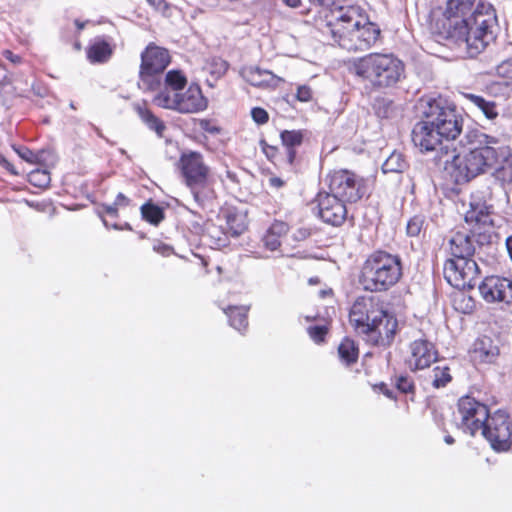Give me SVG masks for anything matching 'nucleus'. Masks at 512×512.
<instances>
[{
    "instance_id": "nucleus-13",
    "label": "nucleus",
    "mask_w": 512,
    "mask_h": 512,
    "mask_svg": "<svg viewBox=\"0 0 512 512\" xmlns=\"http://www.w3.org/2000/svg\"><path fill=\"white\" fill-rule=\"evenodd\" d=\"M331 194L347 203H355L367 192L365 180L349 170H338L328 176Z\"/></svg>"
},
{
    "instance_id": "nucleus-55",
    "label": "nucleus",
    "mask_w": 512,
    "mask_h": 512,
    "mask_svg": "<svg viewBox=\"0 0 512 512\" xmlns=\"http://www.w3.org/2000/svg\"><path fill=\"white\" fill-rule=\"evenodd\" d=\"M381 391L389 398H393L392 392L386 387V385H381Z\"/></svg>"
},
{
    "instance_id": "nucleus-27",
    "label": "nucleus",
    "mask_w": 512,
    "mask_h": 512,
    "mask_svg": "<svg viewBox=\"0 0 512 512\" xmlns=\"http://www.w3.org/2000/svg\"><path fill=\"white\" fill-rule=\"evenodd\" d=\"M338 354L340 360L348 366L357 361L358 348L353 340L345 338L338 347Z\"/></svg>"
},
{
    "instance_id": "nucleus-5",
    "label": "nucleus",
    "mask_w": 512,
    "mask_h": 512,
    "mask_svg": "<svg viewBox=\"0 0 512 512\" xmlns=\"http://www.w3.org/2000/svg\"><path fill=\"white\" fill-rule=\"evenodd\" d=\"M465 139L468 150L454 155L450 164L456 183L468 182L492 171L497 166L500 147L503 146L498 138L479 130L468 131Z\"/></svg>"
},
{
    "instance_id": "nucleus-37",
    "label": "nucleus",
    "mask_w": 512,
    "mask_h": 512,
    "mask_svg": "<svg viewBox=\"0 0 512 512\" xmlns=\"http://www.w3.org/2000/svg\"><path fill=\"white\" fill-rule=\"evenodd\" d=\"M14 150L21 159L25 160L28 163L34 164L38 163L40 160V155L27 147H14Z\"/></svg>"
},
{
    "instance_id": "nucleus-7",
    "label": "nucleus",
    "mask_w": 512,
    "mask_h": 512,
    "mask_svg": "<svg viewBox=\"0 0 512 512\" xmlns=\"http://www.w3.org/2000/svg\"><path fill=\"white\" fill-rule=\"evenodd\" d=\"M350 71L374 89L397 84L405 72L404 63L393 53H369L354 59Z\"/></svg>"
},
{
    "instance_id": "nucleus-24",
    "label": "nucleus",
    "mask_w": 512,
    "mask_h": 512,
    "mask_svg": "<svg viewBox=\"0 0 512 512\" xmlns=\"http://www.w3.org/2000/svg\"><path fill=\"white\" fill-rule=\"evenodd\" d=\"M280 137L283 146L286 148V161L292 166L296 157L295 148L302 144L303 133L296 130H285L281 132Z\"/></svg>"
},
{
    "instance_id": "nucleus-52",
    "label": "nucleus",
    "mask_w": 512,
    "mask_h": 512,
    "mask_svg": "<svg viewBox=\"0 0 512 512\" xmlns=\"http://www.w3.org/2000/svg\"><path fill=\"white\" fill-rule=\"evenodd\" d=\"M270 183L274 187H281L283 185V181L277 177L271 178Z\"/></svg>"
},
{
    "instance_id": "nucleus-28",
    "label": "nucleus",
    "mask_w": 512,
    "mask_h": 512,
    "mask_svg": "<svg viewBox=\"0 0 512 512\" xmlns=\"http://www.w3.org/2000/svg\"><path fill=\"white\" fill-rule=\"evenodd\" d=\"M111 54V49L106 42H97L91 45L87 51V57L92 63L105 62Z\"/></svg>"
},
{
    "instance_id": "nucleus-58",
    "label": "nucleus",
    "mask_w": 512,
    "mask_h": 512,
    "mask_svg": "<svg viewBox=\"0 0 512 512\" xmlns=\"http://www.w3.org/2000/svg\"><path fill=\"white\" fill-rule=\"evenodd\" d=\"M221 69L223 70V72H225V71H226V69H227V64H226L225 62H222V63H221Z\"/></svg>"
},
{
    "instance_id": "nucleus-10",
    "label": "nucleus",
    "mask_w": 512,
    "mask_h": 512,
    "mask_svg": "<svg viewBox=\"0 0 512 512\" xmlns=\"http://www.w3.org/2000/svg\"><path fill=\"white\" fill-rule=\"evenodd\" d=\"M169 51L154 43H149L141 53L139 68V89L145 92L157 91L161 88L163 74L170 63Z\"/></svg>"
},
{
    "instance_id": "nucleus-32",
    "label": "nucleus",
    "mask_w": 512,
    "mask_h": 512,
    "mask_svg": "<svg viewBox=\"0 0 512 512\" xmlns=\"http://www.w3.org/2000/svg\"><path fill=\"white\" fill-rule=\"evenodd\" d=\"M405 167L406 162L404 161L402 155L400 153H392L383 163L382 171L384 173L402 172Z\"/></svg>"
},
{
    "instance_id": "nucleus-54",
    "label": "nucleus",
    "mask_w": 512,
    "mask_h": 512,
    "mask_svg": "<svg viewBox=\"0 0 512 512\" xmlns=\"http://www.w3.org/2000/svg\"><path fill=\"white\" fill-rule=\"evenodd\" d=\"M26 204H27L29 207L34 208V209H36V210H38V211H41V210H42L41 204H39V203H35V202H33V201H28V200H26Z\"/></svg>"
},
{
    "instance_id": "nucleus-60",
    "label": "nucleus",
    "mask_w": 512,
    "mask_h": 512,
    "mask_svg": "<svg viewBox=\"0 0 512 512\" xmlns=\"http://www.w3.org/2000/svg\"><path fill=\"white\" fill-rule=\"evenodd\" d=\"M70 107H71L72 109H75V106H74L73 102L70 104Z\"/></svg>"
},
{
    "instance_id": "nucleus-17",
    "label": "nucleus",
    "mask_w": 512,
    "mask_h": 512,
    "mask_svg": "<svg viewBox=\"0 0 512 512\" xmlns=\"http://www.w3.org/2000/svg\"><path fill=\"white\" fill-rule=\"evenodd\" d=\"M480 295L488 303L512 302V280L500 276H488L478 286Z\"/></svg>"
},
{
    "instance_id": "nucleus-11",
    "label": "nucleus",
    "mask_w": 512,
    "mask_h": 512,
    "mask_svg": "<svg viewBox=\"0 0 512 512\" xmlns=\"http://www.w3.org/2000/svg\"><path fill=\"white\" fill-rule=\"evenodd\" d=\"M153 103L161 108L182 114L198 113L207 108L208 101L197 84H191L185 92L161 90L153 98Z\"/></svg>"
},
{
    "instance_id": "nucleus-33",
    "label": "nucleus",
    "mask_w": 512,
    "mask_h": 512,
    "mask_svg": "<svg viewBox=\"0 0 512 512\" xmlns=\"http://www.w3.org/2000/svg\"><path fill=\"white\" fill-rule=\"evenodd\" d=\"M226 223L228 233L233 237H238L246 230L242 216L228 214Z\"/></svg>"
},
{
    "instance_id": "nucleus-36",
    "label": "nucleus",
    "mask_w": 512,
    "mask_h": 512,
    "mask_svg": "<svg viewBox=\"0 0 512 512\" xmlns=\"http://www.w3.org/2000/svg\"><path fill=\"white\" fill-rule=\"evenodd\" d=\"M29 182L36 187H46L50 183V174L47 170L44 169H35L32 170L29 175Z\"/></svg>"
},
{
    "instance_id": "nucleus-59",
    "label": "nucleus",
    "mask_w": 512,
    "mask_h": 512,
    "mask_svg": "<svg viewBox=\"0 0 512 512\" xmlns=\"http://www.w3.org/2000/svg\"><path fill=\"white\" fill-rule=\"evenodd\" d=\"M316 282H317V279H314V278H310V279H309V283H311V284H312V283H316Z\"/></svg>"
},
{
    "instance_id": "nucleus-1",
    "label": "nucleus",
    "mask_w": 512,
    "mask_h": 512,
    "mask_svg": "<svg viewBox=\"0 0 512 512\" xmlns=\"http://www.w3.org/2000/svg\"><path fill=\"white\" fill-rule=\"evenodd\" d=\"M475 0H447L444 10L431 14V31L439 41H447L475 57L495 40L497 17L491 4Z\"/></svg>"
},
{
    "instance_id": "nucleus-31",
    "label": "nucleus",
    "mask_w": 512,
    "mask_h": 512,
    "mask_svg": "<svg viewBox=\"0 0 512 512\" xmlns=\"http://www.w3.org/2000/svg\"><path fill=\"white\" fill-rule=\"evenodd\" d=\"M374 110L379 118L388 119L395 114V105L393 101L386 98H378L374 103Z\"/></svg>"
},
{
    "instance_id": "nucleus-34",
    "label": "nucleus",
    "mask_w": 512,
    "mask_h": 512,
    "mask_svg": "<svg viewBox=\"0 0 512 512\" xmlns=\"http://www.w3.org/2000/svg\"><path fill=\"white\" fill-rule=\"evenodd\" d=\"M119 209L120 208L117 207L115 205V203H112V204H103V205H101V208H99L97 210V214L102 219L103 224L105 225L106 228H113L116 230L120 229V227L116 223L110 225L109 222L104 218V214H107L113 218L118 217Z\"/></svg>"
},
{
    "instance_id": "nucleus-57",
    "label": "nucleus",
    "mask_w": 512,
    "mask_h": 512,
    "mask_svg": "<svg viewBox=\"0 0 512 512\" xmlns=\"http://www.w3.org/2000/svg\"><path fill=\"white\" fill-rule=\"evenodd\" d=\"M75 24H76V26L78 27L79 30H82L84 28V26H85V23L84 22H80L79 20H76Z\"/></svg>"
},
{
    "instance_id": "nucleus-40",
    "label": "nucleus",
    "mask_w": 512,
    "mask_h": 512,
    "mask_svg": "<svg viewBox=\"0 0 512 512\" xmlns=\"http://www.w3.org/2000/svg\"><path fill=\"white\" fill-rule=\"evenodd\" d=\"M263 244L268 250L276 251L280 247L281 242L280 238L276 234L267 231L263 237Z\"/></svg>"
},
{
    "instance_id": "nucleus-47",
    "label": "nucleus",
    "mask_w": 512,
    "mask_h": 512,
    "mask_svg": "<svg viewBox=\"0 0 512 512\" xmlns=\"http://www.w3.org/2000/svg\"><path fill=\"white\" fill-rule=\"evenodd\" d=\"M2 55L5 59H7L8 61H10L13 64H20L22 62V58L19 55L14 54L10 50H4L2 52Z\"/></svg>"
},
{
    "instance_id": "nucleus-48",
    "label": "nucleus",
    "mask_w": 512,
    "mask_h": 512,
    "mask_svg": "<svg viewBox=\"0 0 512 512\" xmlns=\"http://www.w3.org/2000/svg\"><path fill=\"white\" fill-rule=\"evenodd\" d=\"M0 164L2 167H4L6 170H8L11 174L17 175L18 172L14 169V166L5 158L0 159Z\"/></svg>"
},
{
    "instance_id": "nucleus-20",
    "label": "nucleus",
    "mask_w": 512,
    "mask_h": 512,
    "mask_svg": "<svg viewBox=\"0 0 512 512\" xmlns=\"http://www.w3.org/2000/svg\"><path fill=\"white\" fill-rule=\"evenodd\" d=\"M241 75L249 84L259 88L276 87L277 82L281 80L272 72L255 66L243 68Z\"/></svg>"
},
{
    "instance_id": "nucleus-43",
    "label": "nucleus",
    "mask_w": 512,
    "mask_h": 512,
    "mask_svg": "<svg viewBox=\"0 0 512 512\" xmlns=\"http://www.w3.org/2000/svg\"><path fill=\"white\" fill-rule=\"evenodd\" d=\"M296 97L299 101L307 102L312 98V90L306 85L299 86L297 89Z\"/></svg>"
},
{
    "instance_id": "nucleus-41",
    "label": "nucleus",
    "mask_w": 512,
    "mask_h": 512,
    "mask_svg": "<svg viewBox=\"0 0 512 512\" xmlns=\"http://www.w3.org/2000/svg\"><path fill=\"white\" fill-rule=\"evenodd\" d=\"M251 117L258 125H263L269 120L268 112L261 107H254L251 110Z\"/></svg>"
},
{
    "instance_id": "nucleus-4",
    "label": "nucleus",
    "mask_w": 512,
    "mask_h": 512,
    "mask_svg": "<svg viewBox=\"0 0 512 512\" xmlns=\"http://www.w3.org/2000/svg\"><path fill=\"white\" fill-rule=\"evenodd\" d=\"M333 43L349 52L366 51L379 39L380 28L363 14L359 6L347 5L330 9L321 29Z\"/></svg>"
},
{
    "instance_id": "nucleus-50",
    "label": "nucleus",
    "mask_w": 512,
    "mask_h": 512,
    "mask_svg": "<svg viewBox=\"0 0 512 512\" xmlns=\"http://www.w3.org/2000/svg\"><path fill=\"white\" fill-rule=\"evenodd\" d=\"M275 147L273 146H266V147H263V151L264 153L267 155L268 158H272L274 157V154H275Z\"/></svg>"
},
{
    "instance_id": "nucleus-44",
    "label": "nucleus",
    "mask_w": 512,
    "mask_h": 512,
    "mask_svg": "<svg viewBox=\"0 0 512 512\" xmlns=\"http://www.w3.org/2000/svg\"><path fill=\"white\" fill-rule=\"evenodd\" d=\"M269 232L276 234L279 238L282 234H285L287 231V226L283 222H276L272 224V226L268 230Z\"/></svg>"
},
{
    "instance_id": "nucleus-26",
    "label": "nucleus",
    "mask_w": 512,
    "mask_h": 512,
    "mask_svg": "<svg viewBox=\"0 0 512 512\" xmlns=\"http://www.w3.org/2000/svg\"><path fill=\"white\" fill-rule=\"evenodd\" d=\"M187 84L186 76L180 70H170L164 77V89L174 92H181Z\"/></svg>"
},
{
    "instance_id": "nucleus-16",
    "label": "nucleus",
    "mask_w": 512,
    "mask_h": 512,
    "mask_svg": "<svg viewBox=\"0 0 512 512\" xmlns=\"http://www.w3.org/2000/svg\"><path fill=\"white\" fill-rule=\"evenodd\" d=\"M346 203L331 193H319L317 196L318 215L325 223L339 226L347 217Z\"/></svg>"
},
{
    "instance_id": "nucleus-6",
    "label": "nucleus",
    "mask_w": 512,
    "mask_h": 512,
    "mask_svg": "<svg viewBox=\"0 0 512 512\" xmlns=\"http://www.w3.org/2000/svg\"><path fill=\"white\" fill-rule=\"evenodd\" d=\"M349 319L358 333L370 335L376 345L388 346L393 341L397 321L376 298L358 297L350 309Z\"/></svg>"
},
{
    "instance_id": "nucleus-53",
    "label": "nucleus",
    "mask_w": 512,
    "mask_h": 512,
    "mask_svg": "<svg viewBox=\"0 0 512 512\" xmlns=\"http://www.w3.org/2000/svg\"><path fill=\"white\" fill-rule=\"evenodd\" d=\"M506 247H507V250H508V253H509V256L512 260V236H509L507 239H506Z\"/></svg>"
},
{
    "instance_id": "nucleus-45",
    "label": "nucleus",
    "mask_w": 512,
    "mask_h": 512,
    "mask_svg": "<svg viewBox=\"0 0 512 512\" xmlns=\"http://www.w3.org/2000/svg\"><path fill=\"white\" fill-rule=\"evenodd\" d=\"M153 250L163 256H169L172 253V247L164 244V243H157L153 246Z\"/></svg>"
},
{
    "instance_id": "nucleus-23",
    "label": "nucleus",
    "mask_w": 512,
    "mask_h": 512,
    "mask_svg": "<svg viewBox=\"0 0 512 512\" xmlns=\"http://www.w3.org/2000/svg\"><path fill=\"white\" fill-rule=\"evenodd\" d=\"M462 97L466 105L470 104L478 108L487 119L494 120L498 117V110L494 101L486 100L484 97L473 93H463Z\"/></svg>"
},
{
    "instance_id": "nucleus-51",
    "label": "nucleus",
    "mask_w": 512,
    "mask_h": 512,
    "mask_svg": "<svg viewBox=\"0 0 512 512\" xmlns=\"http://www.w3.org/2000/svg\"><path fill=\"white\" fill-rule=\"evenodd\" d=\"M283 2L291 8H296L300 5V0H283Z\"/></svg>"
},
{
    "instance_id": "nucleus-9",
    "label": "nucleus",
    "mask_w": 512,
    "mask_h": 512,
    "mask_svg": "<svg viewBox=\"0 0 512 512\" xmlns=\"http://www.w3.org/2000/svg\"><path fill=\"white\" fill-rule=\"evenodd\" d=\"M179 168L197 206L210 207L216 194L210 181V169L204 163L202 154L195 151L183 153L179 159Z\"/></svg>"
},
{
    "instance_id": "nucleus-14",
    "label": "nucleus",
    "mask_w": 512,
    "mask_h": 512,
    "mask_svg": "<svg viewBox=\"0 0 512 512\" xmlns=\"http://www.w3.org/2000/svg\"><path fill=\"white\" fill-rule=\"evenodd\" d=\"M459 428L474 436L489 416L488 407L471 396H463L458 400Z\"/></svg>"
},
{
    "instance_id": "nucleus-38",
    "label": "nucleus",
    "mask_w": 512,
    "mask_h": 512,
    "mask_svg": "<svg viewBox=\"0 0 512 512\" xmlns=\"http://www.w3.org/2000/svg\"><path fill=\"white\" fill-rule=\"evenodd\" d=\"M308 335L315 343H321L328 332V328L325 325L310 326L307 329Z\"/></svg>"
},
{
    "instance_id": "nucleus-15",
    "label": "nucleus",
    "mask_w": 512,
    "mask_h": 512,
    "mask_svg": "<svg viewBox=\"0 0 512 512\" xmlns=\"http://www.w3.org/2000/svg\"><path fill=\"white\" fill-rule=\"evenodd\" d=\"M438 359V351L433 342L420 337L409 344V355L406 363L411 371L428 368Z\"/></svg>"
},
{
    "instance_id": "nucleus-39",
    "label": "nucleus",
    "mask_w": 512,
    "mask_h": 512,
    "mask_svg": "<svg viewBox=\"0 0 512 512\" xmlns=\"http://www.w3.org/2000/svg\"><path fill=\"white\" fill-rule=\"evenodd\" d=\"M395 385L397 389L402 393H410L414 391L413 380L406 375H399L395 379Z\"/></svg>"
},
{
    "instance_id": "nucleus-35",
    "label": "nucleus",
    "mask_w": 512,
    "mask_h": 512,
    "mask_svg": "<svg viewBox=\"0 0 512 512\" xmlns=\"http://www.w3.org/2000/svg\"><path fill=\"white\" fill-rule=\"evenodd\" d=\"M425 224L426 219L423 215L413 216L409 219L406 226L407 235L410 237H418L424 230Z\"/></svg>"
},
{
    "instance_id": "nucleus-30",
    "label": "nucleus",
    "mask_w": 512,
    "mask_h": 512,
    "mask_svg": "<svg viewBox=\"0 0 512 512\" xmlns=\"http://www.w3.org/2000/svg\"><path fill=\"white\" fill-rule=\"evenodd\" d=\"M449 368L447 366H436L431 371L429 378L434 388L445 387L452 379Z\"/></svg>"
},
{
    "instance_id": "nucleus-49",
    "label": "nucleus",
    "mask_w": 512,
    "mask_h": 512,
    "mask_svg": "<svg viewBox=\"0 0 512 512\" xmlns=\"http://www.w3.org/2000/svg\"><path fill=\"white\" fill-rule=\"evenodd\" d=\"M310 2L312 4H315L318 6H323V7L332 6L331 9H333L334 7H337L336 5H334V0H310Z\"/></svg>"
},
{
    "instance_id": "nucleus-8",
    "label": "nucleus",
    "mask_w": 512,
    "mask_h": 512,
    "mask_svg": "<svg viewBox=\"0 0 512 512\" xmlns=\"http://www.w3.org/2000/svg\"><path fill=\"white\" fill-rule=\"evenodd\" d=\"M402 274L401 258L379 250L371 253L363 263L360 283L366 291L384 292L397 284Z\"/></svg>"
},
{
    "instance_id": "nucleus-21",
    "label": "nucleus",
    "mask_w": 512,
    "mask_h": 512,
    "mask_svg": "<svg viewBox=\"0 0 512 512\" xmlns=\"http://www.w3.org/2000/svg\"><path fill=\"white\" fill-rule=\"evenodd\" d=\"M498 355L499 348L490 337L483 336L474 342L473 356L475 359L484 363H492Z\"/></svg>"
},
{
    "instance_id": "nucleus-22",
    "label": "nucleus",
    "mask_w": 512,
    "mask_h": 512,
    "mask_svg": "<svg viewBox=\"0 0 512 512\" xmlns=\"http://www.w3.org/2000/svg\"><path fill=\"white\" fill-rule=\"evenodd\" d=\"M132 107L149 129L155 131L159 137L163 136L166 128L164 123L150 111L145 101L135 102L132 104Z\"/></svg>"
},
{
    "instance_id": "nucleus-46",
    "label": "nucleus",
    "mask_w": 512,
    "mask_h": 512,
    "mask_svg": "<svg viewBox=\"0 0 512 512\" xmlns=\"http://www.w3.org/2000/svg\"><path fill=\"white\" fill-rule=\"evenodd\" d=\"M113 203H115V205L117 207L122 209V208L129 206L130 199L127 196H125L123 193H118L115 198V201Z\"/></svg>"
},
{
    "instance_id": "nucleus-42",
    "label": "nucleus",
    "mask_w": 512,
    "mask_h": 512,
    "mask_svg": "<svg viewBox=\"0 0 512 512\" xmlns=\"http://www.w3.org/2000/svg\"><path fill=\"white\" fill-rule=\"evenodd\" d=\"M497 71L500 75L512 78V57L504 60L498 67Z\"/></svg>"
},
{
    "instance_id": "nucleus-29",
    "label": "nucleus",
    "mask_w": 512,
    "mask_h": 512,
    "mask_svg": "<svg viewBox=\"0 0 512 512\" xmlns=\"http://www.w3.org/2000/svg\"><path fill=\"white\" fill-rule=\"evenodd\" d=\"M141 214L144 220L155 226L164 219L163 209L152 202L142 205Z\"/></svg>"
},
{
    "instance_id": "nucleus-56",
    "label": "nucleus",
    "mask_w": 512,
    "mask_h": 512,
    "mask_svg": "<svg viewBox=\"0 0 512 512\" xmlns=\"http://www.w3.org/2000/svg\"><path fill=\"white\" fill-rule=\"evenodd\" d=\"M444 441H445V443H447L448 445H451V444H453V443H454V438H453L452 436H450V435H447V436H445Z\"/></svg>"
},
{
    "instance_id": "nucleus-19",
    "label": "nucleus",
    "mask_w": 512,
    "mask_h": 512,
    "mask_svg": "<svg viewBox=\"0 0 512 512\" xmlns=\"http://www.w3.org/2000/svg\"><path fill=\"white\" fill-rule=\"evenodd\" d=\"M465 223L468 225L467 228L486 231L493 223L490 206L481 202L471 203L470 209L465 213Z\"/></svg>"
},
{
    "instance_id": "nucleus-25",
    "label": "nucleus",
    "mask_w": 512,
    "mask_h": 512,
    "mask_svg": "<svg viewBox=\"0 0 512 512\" xmlns=\"http://www.w3.org/2000/svg\"><path fill=\"white\" fill-rule=\"evenodd\" d=\"M223 311L234 329L241 333L247 329L249 306H229Z\"/></svg>"
},
{
    "instance_id": "nucleus-12",
    "label": "nucleus",
    "mask_w": 512,
    "mask_h": 512,
    "mask_svg": "<svg viewBox=\"0 0 512 512\" xmlns=\"http://www.w3.org/2000/svg\"><path fill=\"white\" fill-rule=\"evenodd\" d=\"M483 437L490 443L493 450L501 452L510 449L512 444V422L509 415L503 410L490 414L481 425Z\"/></svg>"
},
{
    "instance_id": "nucleus-3",
    "label": "nucleus",
    "mask_w": 512,
    "mask_h": 512,
    "mask_svg": "<svg viewBox=\"0 0 512 512\" xmlns=\"http://www.w3.org/2000/svg\"><path fill=\"white\" fill-rule=\"evenodd\" d=\"M486 231H477L465 226L451 232L448 250L452 258L444 264V278L459 290L473 289L480 277V268L473 258L477 248L489 242Z\"/></svg>"
},
{
    "instance_id": "nucleus-2",
    "label": "nucleus",
    "mask_w": 512,
    "mask_h": 512,
    "mask_svg": "<svg viewBox=\"0 0 512 512\" xmlns=\"http://www.w3.org/2000/svg\"><path fill=\"white\" fill-rule=\"evenodd\" d=\"M419 109L423 119L414 125L411 139L421 152L435 151L443 139L454 140L460 135L463 119L445 99L423 98Z\"/></svg>"
},
{
    "instance_id": "nucleus-18",
    "label": "nucleus",
    "mask_w": 512,
    "mask_h": 512,
    "mask_svg": "<svg viewBox=\"0 0 512 512\" xmlns=\"http://www.w3.org/2000/svg\"><path fill=\"white\" fill-rule=\"evenodd\" d=\"M491 176L502 188L512 183V148L510 146L500 147L497 166L492 169Z\"/></svg>"
}]
</instances>
